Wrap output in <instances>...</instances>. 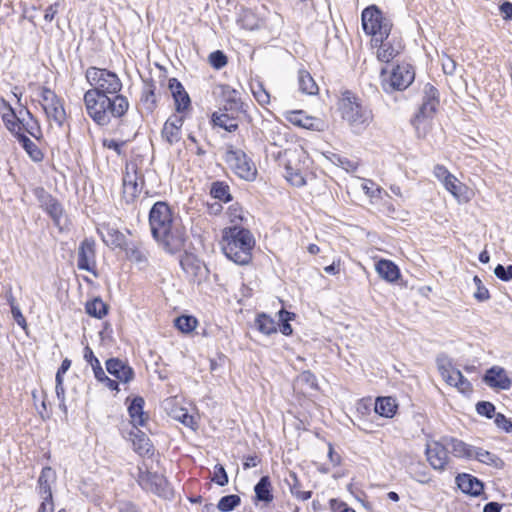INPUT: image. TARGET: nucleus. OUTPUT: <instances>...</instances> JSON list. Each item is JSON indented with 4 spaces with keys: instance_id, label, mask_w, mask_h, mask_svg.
Here are the masks:
<instances>
[{
    "instance_id": "f3484780",
    "label": "nucleus",
    "mask_w": 512,
    "mask_h": 512,
    "mask_svg": "<svg viewBox=\"0 0 512 512\" xmlns=\"http://www.w3.org/2000/svg\"><path fill=\"white\" fill-rule=\"evenodd\" d=\"M169 89L175 103V109L177 112L175 115H184L186 117V114L191 107V100L188 93L176 78L169 79Z\"/></svg>"
},
{
    "instance_id": "4c0bfd02",
    "label": "nucleus",
    "mask_w": 512,
    "mask_h": 512,
    "mask_svg": "<svg viewBox=\"0 0 512 512\" xmlns=\"http://www.w3.org/2000/svg\"><path fill=\"white\" fill-rule=\"evenodd\" d=\"M473 458L495 468H502L504 465L503 461L498 456L482 448L474 447Z\"/></svg>"
},
{
    "instance_id": "c85d7f7f",
    "label": "nucleus",
    "mask_w": 512,
    "mask_h": 512,
    "mask_svg": "<svg viewBox=\"0 0 512 512\" xmlns=\"http://www.w3.org/2000/svg\"><path fill=\"white\" fill-rule=\"evenodd\" d=\"M144 404L145 401L142 397L137 396L132 399L130 405L128 406L129 416L131 418L132 424L137 426H144L147 420V415L144 412Z\"/></svg>"
},
{
    "instance_id": "6ab92c4d",
    "label": "nucleus",
    "mask_w": 512,
    "mask_h": 512,
    "mask_svg": "<svg viewBox=\"0 0 512 512\" xmlns=\"http://www.w3.org/2000/svg\"><path fill=\"white\" fill-rule=\"evenodd\" d=\"M39 199L41 202V207L50 215L54 224L59 227L60 230H62L65 221L63 216V209L60 203L51 195L45 193L43 189L40 190Z\"/></svg>"
},
{
    "instance_id": "5701e85b",
    "label": "nucleus",
    "mask_w": 512,
    "mask_h": 512,
    "mask_svg": "<svg viewBox=\"0 0 512 512\" xmlns=\"http://www.w3.org/2000/svg\"><path fill=\"white\" fill-rule=\"evenodd\" d=\"M107 372L122 383H129L134 378V371L126 362L111 358L106 361Z\"/></svg>"
},
{
    "instance_id": "e2e57ef3",
    "label": "nucleus",
    "mask_w": 512,
    "mask_h": 512,
    "mask_svg": "<svg viewBox=\"0 0 512 512\" xmlns=\"http://www.w3.org/2000/svg\"><path fill=\"white\" fill-rule=\"evenodd\" d=\"M133 444H134L135 450L139 454H146L150 451V448H151L149 439H147L143 433L139 437L138 442L134 441Z\"/></svg>"
},
{
    "instance_id": "473e14b6",
    "label": "nucleus",
    "mask_w": 512,
    "mask_h": 512,
    "mask_svg": "<svg viewBox=\"0 0 512 512\" xmlns=\"http://www.w3.org/2000/svg\"><path fill=\"white\" fill-rule=\"evenodd\" d=\"M221 97L224 101V107L226 110L238 111L242 107L240 94L237 90L231 88L228 85L220 86Z\"/></svg>"
},
{
    "instance_id": "603ef678",
    "label": "nucleus",
    "mask_w": 512,
    "mask_h": 512,
    "mask_svg": "<svg viewBox=\"0 0 512 512\" xmlns=\"http://www.w3.org/2000/svg\"><path fill=\"white\" fill-rule=\"evenodd\" d=\"M219 486H225L228 483V476L225 468L221 464H217L213 469V476L211 478Z\"/></svg>"
},
{
    "instance_id": "6e6552de",
    "label": "nucleus",
    "mask_w": 512,
    "mask_h": 512,
    "mask_svg": "<svg viewBox=\"0 0 512 512\" xmlns=\"http://www.w3.org/2000/svg\"><path fill=\"white\" fill-rule=\"evenodd\" d=\"M436 362L441 377L448 385L457 388L463 394L472 392L470 381L453 365L451 359L446 356H439Z\"/></svg>"
},
{
    "instance_id": "a19ab883",
    "label": "nucleus",
    "mask_w": 512,
    "mask_h": 512,
    "mask_svg": "<svg viewBox=\"0 0 512 512\" xmlns=\"http://www.w3.org/2000/svg\"><path fill=\"white\" fill-rule=\"evenodd\" d=\"M86 313L92 317L101 319L107 314V305L100 298H94L86 303Z\"/></svg>"
},
{
    "instance_id": "ea45409f",
    "label": "nucleus",
    "mask_w": 512,
    "mask_h": 512,
    "mask_svg": "<svg viewBox=\"0 0 512 512\" xmlns=\"http://www.w3.org/2000/svg\"><path fill=\"white\" fill-rule=\"evenodd\" d=\"M212 122L215 126L228 132H233L238 128L236 120L225 113H213Z\"/></svg>"
},
{
    "instance_id": "412c9836",
    "label": "nucleus",
    "mask_w": 512,
    "mask_h": 512,
    "mask_svg": "<svg viewBox=\"0 0 512 512\" xmlns=\"http://www.w3.org/2000/svg\"><path fill=\"white\" fill-rule=\"evenodd\" d=\"M57 480V474L54 469L46 466L42 469L36 486V492L40 498H53L52 487Z\"/></svg>"
},
{
    "instance_id": "cd10ccee",
    "label": "nucleus",
    "mask_w": 512,
    "mask_h": 512,
    "mask_svg": "<svg viewBox=\"0 0 512 512\" xmlns=\"http://www.w3.org/2000/svg\"><path fill=\"white\" fill-rule=\"evenodd\" d=\"M448 452L458 458H473L474 447L456 438H443Z\"/></svg>"
},
{
    "instance_id": "338daca9",
    "label": "nucleus",
    "mask_w": 512,
    "mask_h": 512,
    "mask_svg": "<svg viewBox=\"0 0 512 512\" xmlns=\"http://www.w3.org/2000/svg\"><path fill=\"white\" fill-rule=\"evenodd\" d=\"M452 174L443 165L434 167V176L443 184Z\"/></svg>"
},
{
    "instance_id": "37998d69",
    "label": "nucleus",
    "mask_w": 512,
    "mask_h": 512,
    "mask_svg": "<svg viewBox=\"0 0 512 512\" xmlns=\"http://www.w3.org/2000/svg\"><path fill=\"white\" fill-rule=\"evenodd\" d=\"M210 194L213 198L222 202H229L231 200L229 186L221 181L213 182L210 189Z\"/></svg>"
},
{
    "instance_id": "b1692460",
    "label": "nucleus",
    "mask_w": 512,
    "mask_h": 512,
    "mask_svg": "<svg viewBox=\"0 0 512 512\" xmlns=\"http://www.w3.org/2000/svg\"><path fill=\"white\" fill-rule=\"evenodd\" d=\"M0 114L8 131L14 135L21 132V126L17 122L16 110L3 98H0Z\"/></svg>"
},
{
    "instance_id": "052dcab7",
    "label": "nucleus",
    "mask_w": 512,
    "mask_h": 512,
    "mask_svg": "<svg viewBox=\"0 0 512 512\" xmlns=\"http://www.w3.org/2000/svg\"><path fill=\"white\" fill-rule=\"evenodd\" d=\"M476 411L482 416L492 418L495 412V406L490 402L482 401L476 405Z\"/></svg>"
},
{
    "instance_id": "09e8293b",
    "label": "nucleus",
    "mask_w": 512,
    "mask_h": 512,
    "mask_svg": "<svg viewBox=\"0 0 512 512\" xmlns=\"http://www.w3.org/2000/svg\"><path fill=\"white\" fill-rule=\"evenodd\" d=\"M291 477L293 479V483H289L291 494L301 501H306L310 499L312 495L311 491H303L301 489L295 474H292Z\"/></svg>"
},
{
    "instance_id": "9b49d317",
    "label": "nucleus",
    "mask_w": 512,
    "mask_h": 512,
    "mask_svg": "<svg viewBox=\"0 0 512 512\" xmlns=\"http://www.w3.org/2000/svg\"><path fill=\"white\" fill-rule=\"evenodd\" d=\"M425 94L426 97L423 100L419 112L413 120V125L419 135L421 127H423V130L425 131L428 125L427 121L433 116L438 105L437 90L433 86L427 85L425 87Z\"/></svg>"
},
{
    "instance_id": "72a5a7b5",
    "label": "nucleus",
    "mask_w": 512,
    "mask_h": 512,
    "mask_svg": "<svg viewBox=\"0 0 512 512\" xmlns=\"http://www.w3.org/2000/svg\"><path fill=\"white\" fill-rule=\"evenodd\" d=\"M255 501L270 503L273 500L272 485L268 476H263L254 487Z\"/></svg>"
},
{
    "instance_id": "423d86ee",
    "label": "nucleus",
    "mask_w": 512,
    "mask_h": 512,
    "mask_svg": "<svg viewBox=\"0 0 512 512\" xmlns=\"http://www.w3.org/2000/svg\"><path fill=\"white\" fill-rule=\"evenodd\" d=\"M86 79L91 85V91H97L100 94H108L109 96L119 95L122 88V82L118 75L107 69L97 67H89L86 70Z\"/></svg>"
},
{
    "instance_id": "4468645a",
    "label": "nucleus",
    "mask_w": 512,
    "mask_h": 512,
    "mask_svg": "<svg viewBox=\"0 0 512 512\" xmlns=\"http://www.w3.org/2000/svg\"><path fill=\"white\" fill-rule=\"evenodd\" d=\"M425 454L427 461L435 470L442 471L445 469L449 457L445 442L429 441L426 444Z\"/></svg>"
},
{
    "instance_id": "2eb2a0df",
    "label": "nucleus",
    "mask_w": 512,
    "mask_h": 512,
    "mask_svg": "<svg viewBox=\"0 0 512 512\" xmlns=\"http://www.w3.org/2000/svg\"><path fill=\"white\" fill-rule=\"evenodd\" d=\"M77 267L96 275V252L93 239L86 238L81 242L78 249Z\"/></svg>"
},
{
    "instance_id": "ddd939ff",
    "label": "nucleus",
    "mask_w": 512,
    "mask_h": 512,
    "mask_svg": "<svg viewBox=\"0 0 512 512\" xmlns=\"http://www.w3.org/2000/svg\"><path fill=\"white\" fill-rule=\"evenodd\" d=\"M283 115L288 122L300 128L318 132L327 128V123L323 119L307 115L302 110L286 111Z\"/></svg>"
},
{
    "instance_id": "9d476101",
    "label": "nucleus",
    "mask_w": 512,
    "mask_h": 512,
    "mask_svg": "<svg viewBox=\"0 0 512 512\" xmlns=\"http://www.w3.org/2000/svg\"><path fill=\"white\" fill-rule=\"evenodd\" d=\"M415 72L410 64L403 63L397 65L391 72L389 79L383 82V88L386 92L394 90H405L414 81Z\"/></svg>"
},
{
    "instance_id": "e433bc0d",
    "label": "nucleus",
    "mask_w": 512,
    "mask_h": 512,
    "mask_svg": "<svg viewBox=\"0 0 512 512\" xmlns=\"http://www.w3.org/2000/svg\"><path fill=\"white\" fill-rule=\"evenodd\" d=\"M18 142L22 145L24 150L28 153V155L32 158L34 161H41L43 158V154L41 150L38 148V146L30 140L27 136H25L21 132H17L15 135Z\"/></svg>"
},
{
    "instance_id": "8fccbe9b",
    "label": "nucleus",
    "mask_w": 512,
    "mask_h": 512,
    "mask_svg": "<svg viewBox=\"0 0 512 512\" xmlns=\"http://www.w3.org/2000/svg\"><path fill=\"white\" fill-rule=\"evenodd\" d=\"M251 89L259 104L266 105L270 102V95L261 83L252 84Z\"/></svg>"
},
{
    "instance_id": "a18cd8bd",
    "label": "nucleus",
    "mask_w": 512,
    "mask_h": 512,
    "mask_svg": "<svg viewBox=\"0 0 512 512\" xmlns=\"http://www.w3.org/2000/svg\"><path fill=\"white\" fill-rule=\"evenodd\" d=\"M256 325L264 334L270 335L277 331V326L275 321L266 314H260L256 319Z\"/></svg>"
},
{
    "instance_id": "3c124183",
    "label": "nucleus",
    "mask_w": 512,
    "mask_h": 512,
    "mask_svg": "<svg viewBox=\"0 0 512 512\" xmlns=\"http://www.w3.org/2000/svg\"><path fill=\"white\" fill-rule=\"evenodd\" d=\"M473 282L476 286L474 298L480 302L486 301L490 298L489 290L483 285L482 280L478 276H474Z\"/></svg>"
},
{
    "instance_id": "393cba45",
    "label": "nucleus",
    "mask_w": 512,
    "mask_h": 512,
    "mask_svg": "<svg viewBox=\"0 0 512 512\" xmlns=\"http://www.w3.org/2000/svg\"><path fill=\"white\" fill-rule=\"evenodd\" d=\"M456 483L459 489L471 496H479L484 489L483 483L470 474H460L456 477Z\"/></svg>"
},
{
    "instance_id": "49530a36",
    "label": "nucleus",
    "mask_w": 512,
    "mask_h": 512,
    "mask_svg": "<svg viewBox=\"0 0 512 512\" xmlns=\"http://www.w3.org/2000/svg\"><path fill=\"white\" fill-rule=\"evenodd\" d=\"M198 324V321L193 316L182 315L175 319V326L183 333L192 332Z\"/></svg>"
},
{
    "instance_id": "0eeeda50",
    "label": "nucleus",
    "mask_w": 512,
    "mask_h": 512,
    "mask_svg": "<svg viewBox=\"0 0 512 512\" xmlns=\"http://www.w3.org/2000/svg\"><path fill=\"white\" fill-rule=\"evenodd\" d=\"M225 161L230 169L241 179L254 181L257 168L254 162L240 149H230L226 152Z\"/></svg>"
},
{
    "instance_id": "f8f14e48",
    "label": "nucleus",
    "mask_w": 512,
    "mask_h": 512,
    "mask_svg": "<svg viewBox=\"0 0 512 512\" xmlns=\"http://www.w3.org/2000/svg\"><path fill=\"white\" fill-rule=\"evenodd\" d=\"M142 189V182L137 173V166L135 163L130 162L125 166V173L123 176V199L126 203H132L140 194Z\"/></svg>"
},
{
    "instance_id": "774afa93",
    "label": "nucleus",
    "mask_w": 512,
    "mask_h": 512,
    "mask_svg": "<svg viewBox=\"0 0 512 512\" xmlns=\"http://www.w3.org/2000/svg\"><path fill=\"white\" fill-rule=\"evenodd\" d=\"M499 10L503 15V19L506 21L512 20V3L509 1L503 2L499 6Z\"/></svg>"
},
{
    "instance_id": "20e7f679",
    "label": "nucleus",
    "mask_w": 512,
    "mask_h": 512,
    "mask_svg": "<svg viewBox=\"0 0 512 512\" xmlns=\"http://www.w3.org/2000/svg\"><path fill=\"white\" fill-rule=\"evenodd\" d=\"M338 111L342 120L355 134L363 133L374 119L370 107L350 91L342 93L338 101Z\"/></svg>"
},
{
    "instance_id": "a878e982",
    "label": "nucleus",
    "mask_w": 512,
    "mask_h": 512,
    "mask_svg": "<svg viewBox=\"0 0 512 512\" xmlns=\"http://www.w3.org/2000/svg\"><path fill=\"white\" fill-rule=\"evenodd\" d=\"M280 124L266 122L263 128V137L271 145L283 147L287 143L286 133Z\"/></svg>"
},
{
    "instance_id": "f257e3e1",
    "label": "nucleus",
    "mask_w": 512,
    "mask_h": 512,
    "mask_svg": "<svg viewBox=\"0 0 512 512\" xmlns=\"http://www.w3.org/2000/svg\"><path fill=\"white\" fill-rule=\"evenodd\" d=\"M149 225L153 238L166 252L174 254L184 248L186 229L168 203L158 201L152 206Z\"/></svg>"
},
{
    "instance_id": "58836bf2",
    "label": "nucleus",
    "mask_w": 512,
    "mask_h": 512,
    "mask_svg": "<svg viewBox=\"0 0 512 512\" xmlns=\"http://www.w3.org/2000/svg\"><path fill=\"white\" fill-rule=\"evenodd\" d=\"M397 409L395 400L391 397L378 398L375 403V412L380 416L390 418L392 417Z\"/></svg>"
},
{
    "instance_id": "de8ad7c7",
    "label": "nucleus",
    "mask_w": 512,
    "mask_h": 512,
    "mask_svg": "<svg viewBox=\"0 0 512 512\" xmlns=\"http://www.w3.org/2000/svg\"><path fill=\"white\" fill-rule=\"evenodd\" d=\"M240 501L241 499L238 495H227L219 500L217 508L221 512H229L237 507L240 504Z\"/></svg>"
},
{
    "instance_id": "4d7b16f0",
    "label": "nucleus",
    "mask_w": 512,
    "mask_h": 512,
    "mask_svg": "<svg viewBox=\"0 0 512 512\" xmlns=\"http://www.w3.org/2000/svg\"><path fill=\"white\" fill-rule=\"evenodd\" d=\"M294 314L286 311V310H281L279 311V316H280V320L283 322L281 327H280V331L288 336V335H291L292 334V327L291 325L289 324V320L292 319V316Z\"/></svg>"
},
{
    "instance_id": "864d4df0",
    "label": "nucleus",
    "mask_w": 512,
    "mask_h": 512,
    "mask_svg": "<svg viewBox=\"0 0 512 512\" xmlns=\"http://www.w3.org/2000/svg\"><path fill=\"white\" fill-rule=\"evenodd\" d=\"M141 102L143 103L147 110L153 111L156 105V96L151 87H147L143 90Z\"/></svg>"
},
{
    "instance_id": "bb28decb",
    "label": "nucleus",
    "mask_w": 512,
    "mask_h": 512,
    "mask_svg": "<svg viewBox=\"0 0 512 512\" xmlns=\"http://www.w3.org/2000/svg\"><path fill=\"white\" fill-rule=\"evenodd\" d=\"M98 232L103 242L112 248L123 249L127 245L124 234L115 228L103 225Z\"/></svg>"
},
{
    "instance_id": "a211bd4d",
    "label": "nucleus",
    "mask_w": 512,
    "mask_h": 512,
    "mask_svg": "<svg viewBox=\"0 0 512 512\" xmlns=\"http://www.w3.org/2000/svg\"><path fill=\"white\" fill-rule=\"evenodd\" d=\"M483 381L491 388L499 390H509L512 386V380L506 370L500 366H493L488 369L483 377Z\"/></svg>"
},
{
    "instance_id": "79ce46f5",
    "label": "nucleus",
    "mask_w": 512,
    "mask_h": 512,
    "mask_svg": "<svg viewBox=\"0 0 512 512\" xmlns=\"http://www.w3.org/2000/svg\"><path fill=\"white\" fill-rule=\"evenodd\" d=\"M445 189L449 191L456 199H462L467 190L466 186L460 182L453 174L443 183Z\"/></svg>"
},
{
    "instance_id": "4be33fe9",
    "label": "nucleus",
    "mask_w": 512,
    "mask_h": 512,
    "mask_svg": "<svg viewBox=\"0 0 512 512\" xmlns=\"http://www.w3.org/2000/svg\"><path fill=\"white\" fill-rule=\"evenodd\" d=\"M377 58L379 61L388 63L399 55L403 49V45L400 40L396 38H384L382 41H378Z\"/></svg>"
},
{
    "instance_id": "69168bd1",
    "label": "nucleus",
    "mask_w": 512,
    "mask_h": 512,
    "mask_svg": "<svg viewBox=\"0 0 512 512\" xmlns=\"http://www.w3.org/2000/svg\"><path fill=\"white\" fill-rule=\"evenodd\" d=\"M228 216L231 222L243 220V211L238 204H233L228 209Z\"/></svg>"
},
{
    "instance_id": "13d9d810",
    "label": "nucleus",
    "mask_w": 512,
    "mask_h": 512,
    "mask_svg": "<svg viewBox=\"0 0 512 512\" xmlns=\"http://www.w3.org/2000/svg\"><path fill=\"white\" fill-rule=\"evenodd\" d=\"M494 274L500 280L508 282L512 280V265L504 267L503 265L498 264L494 269Z\"/></svg>"
},
{
    "instance_id": "1a4fd4ad",
    "label": "nucleus",
    "mask_w": 512,
    "mask_h": 512,
    "mask_svg": "<svg viewBox=\"0 0 512 512\" xmlns=\"http://www.w3.org/2000/svg\"><path fill=\"white\" fill-rule=\"evenodd\" d=\"M40 103L49 121H54L57 126H62L66 113L61 100L49 88L42 87L40 92Z\"/></svg>"
},
{
    "instance_id": "7c9ffc66",
    "label": "nucleus",
    "mask_w": 512,
    "mask_h": 512,
    "mask_svg": "<svg viewBox=\"0 0 512 512\" xmlns=\"http://www.w3.org/2000/svg\"><path fill=\"white\" fill-rule=\"evenodd\" d=\"M123 249L125 250L126 257L128 260L137 264L141 268L147 265L148 253L142 246V244L127 243V245Z\"/></svg>"
},
{
    "instance_id": "aec40b11",
    "label": "nucleus",
    "mask_w": 512,
    "mask_h": 512,
    "mask_svg": "<svg viewBox=\"0 0 512 512\" xmlns=\"http://www.w3.org/2000/svg\"><path fill=\"white\" fill-rule=\"evenodd\" d=\"M184 115H171L164 123L161 131L162 138L170 145L181 139V128L184 124Z\"/></svg>"
},
{
    "instance_id": "f704fd0d",
    "label": "nucleus",
    "mask_w": 512,
    "mask_h": 512,
    "mask_svg": "<svg viewBox=\"0 0 512 512\" xmlns=\"http://www.w3.org/2000/svg\"><path fill=\"white\" fill-rule=\"evenodd\" d=\"M298 87L302 93L307 95H316L319 90L313 77L306 70H299L298 72Z\"/></svg>"
},
{
    "instance_id": "6e6d98bb",
    "label": "nucleus",
    "mask_w": 512,
    "mask_h": 512,
    "mask_svg": "<svg viewBox=\"0 0 512 512\" xmlns=\"http://www.w3.org/2000/svg\"><path fill=\"white\" fill-rule=\"evenodd\" d=\"M209 62L215 69H221L227 64V57L220 51H214L209 55Z\"/></svg>"
},
{
    "instance_id": "7ed1b4c3",
    "label": "nucleus",
    "mask_w": 512,
    "mask_h": 512,
    "mask_svg": "<svg viewBox=\"0 0 512 512\" xmlns=\"http://www.w3.org/2000/svg\"><path fill=\"white\" fill-rule=\"evenodd\" d=\"M255 240L251 232L234 225L223 230L222 250L225 256L239 265L248 264L252 259Z\"/></svg>"
},
{
    "instance_id": "bf43d9fd",
    "label": "nucleus",
    "mask_w": 512,
    "mask_h": 512,
    "mask_svg": "<svg viewBox=\"0 0 512 512\" xmlns=\"http://www.w3.org/2000/svg\"><path fill=\"white\" fill-rule=\"evenodd\" d=\"M441 64H442L443 72L446 75H453L455 73L457 64H456V61L454 59H452L449 55H447V54L442 55Z\"/></svg>"
},
{
    "instance_id": "c03bdc74",
    "label": "nucleus",
    "mask_w": 512,
    "mask_h": 512,
    "mask_svg": "<svg viewBox=\"0 0 512 512\" xmlns=\"http://www.w3.org/2000/svg\"><path fill=\"white\" fill-rule=\"evenodd\" d=\"M83 358L88 364H90L96 379L104 377L105 372L101 366V363L89 346L84 348Z\"/></svg>"
},
{
    "instance_id": "dca6fc26",
    "label": "nucleus",
    "mask_w": 512,
    "mask_h": 512,
    "mask_svg": "<svg viewBox=\"0 0 512 512\" xmlns=\"http://www.w3.org/2000/svg\"><path fill=\"white\" fill-rule=\"evenodd\" d=\"M140 484L147 490L163 498H170L173 491L163 475L157 473H147L141 477Z\"/></svg>"
},
{
    "instance_id": "c9c22d12",
    "label": "nucleus",
    "mask_w": 512,
    "mask_h": 512,
    "mask_svg": "<svg viewBox=\"0 0 512 512\" xmlns=\"http://www.w3.org/2000/svg\"><path fill=\"white\" fill-rule=\"evenodd\" d=\"M285 178L293 186L301 187L306 184L304 171L296 166H293L291 161L285 165Z\"/></svg>"
},
{
    "instance_id": "39448f33",
    "label": "nucleus",
    "mask_w": 512,
    "mask_h": 512,
    "mask_svg": "<svg viewBox=\"0 0 512 512\" xmlns=\"http://www.w3.org/2000/svg\"><path fill=\"white\" fill-rule=\"evenodd\" d=\"M362 27L372 36L373 45L377 46L378 41L389 37L392 23L376 6H370L362 12Z\"/></svg>"
},
{
    "instance_id": "5fc2aeb1",
    "label": "nucleus",
    "mask_w": 512,
    "mask_h": 512,
    "mask_svg": "<svg viewBox=\"0 0 512 512\" xmlns=\"http://www.w3.org/2000/svg\"><path fill=\"white\" fill-rule=\"evenodd\" d=\"M172 416L174 419L180 421L187 427H193L195 424L193 416L189 415L187 410L184 408L176 409L172 412Z\"/></svg>"
},
{
    "instance_id": "f03ea898",
    "label": "nucleus",
    "mask_w": 512,
    "mask_h": 512,
    "mask_svg": "<svg viewBox=\"0 0 512 512\" xmlns=\"http://www.w3.org/2000/svg\"><path fill=\"white\" fill-rule=\"evenodd\" d=\"M84 103L88 115L103 126L109 124L112 117H122L129 108L127 98L122 95L112 97L91 90L85 92Z\"/></svg>"
},
{
    "instance_id": "680f3d73",
    "label": "nucleus",
    "mask_w": 512,
    "mask_h": 512,
    "mask_svg": "<svg viewBox=\"0 0 512 512\" xmlns=\"http://www.w3.org/2000/svg\"><path fill=\"white\" fill-rule=\"evenodd\" d=\"M494 422L498 428L505 432H512V420L506 418L503 414L497 413Z\"/></svg>"
},
{
    "instance_id": "2f4dec72",
    "label": "nucleus",
    "mask_w": 512,
    "mask_h": 512,
    "mask_svg": "<svg viewBox=\"0 0 512 512\" xmlns=\"http://www.w3.org/2000/svg\"><path fill=\"white\" fill-rule=\"evenodd\" d=\"M375 269L379 276L387 282H395L400 277L399 268L390 260H379Z\"/></svg>"
},
{
    "instance_id": "c756f323",
    "label": "nucleus",
    "mask_w": 512,
    "mask_h": 512,
    "mask_svg": "<svg viewBox=\"0 0 512 512\" xmlns=\"http://www.w3.org/2000/svg\"><path fill=\"white\" fill-rule=\"evenodd\" d=\"M21 107L16 111L17 122L24 128L30 135L37 137V132H40V128L37 122L34 120L32 113L25 107L19 104Z\"/></svg>"
},
{
    "instance_id": "0e129e2a",
    "label": "nucleus",
    "mask_w": 512,
    "mask_h": 512,
    "mask_svg": "<svg viewBox=\"0 0 512 512\" xmlns=\"http://www.w3.org/2000/svg\"><path fill=\"white\" fill-rule=\"evenodd\" d=\"M297 381L301 382V383L307 384L310 388H316V386H317V384H316V377L310 371L302 372L298 376Z\"/></svg>"
}]
</instances>
